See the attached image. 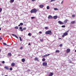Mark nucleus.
Returning <instances> with one entry per match:
<instances>
[{
  "instance_id": "nucleus-1",
  "label": "nucleus",
  "mask_w": 76,
  "mask_h": 76,
  "mask_svg": "<svg viewBox=\"0 0 76 76\" xmlns=\"http://www.w3.org/2000/svg\"><path fill=\"white\" fill-rule=\"evenodd\" d=\"M31 13H35L37 12V10L35 8H34L32 9L30 11Z\"/></svg>"
},
{
  "instance_id": "nucleus-44",
  "label": "nucleus",
  "mask_w": 76,
  "mask_h": 76,
  "mask_svg": "<svg viewBox=\"0 0 76 76\" xmlns=\"http://www.w3.org/2000/svg\"><path fill=\"white\" fill-rule=\"evenodd\" d=\"M37 0H32V1H35Z\"/></svg>"
},
{
  "instance_id": "nucleus-48",
  "label": "nucleus",
  "mask_w": 76,
  "mask_h": 76,
  "mask_svg": "<svg viewBox=\"0 0 76 76\" xmlns=\"http://www.w3.org/2000/svg\"><path fill=\"white\" fill-rule=\"evenodd\" d=\"M61 39V38H59V39Z\"/></svg>"
},
{
  "instance_id": "nucleus-26",
  "label": "nucleus",
  "mask_w": 76,
  "mask_h": 76,
  "mask_svg": "<svg viewBox=\"0 0 76 76\" xmlns=\"http://www.w3.org/2000/svg\"><path fill=\"white\" fill-rule=\"evenodd\" d=\"M56 53H60V51L59 50H56Z\"/></svg>"
},
{
  "instance_id": "nucleus-20",
  "label": "nucleus",
  "mask_w": 76,
  "mask_h": 76,
  "mask_svg": "<svg viewBox=\"0 0 76 76\" xmlns=\"http://www.w3.org/2000/svg\"><path fill=\"white\" fill-rule=\"evenodd\" d=\"M19 38H20V41H23V40H22V38H21V37H19Z\"/></svg>"
},
{
  "instance_id": "nucleus-47",
  "label": "nucleus",
  "mask_w": 76,
  "mask_h": 76,
  "mask_svg": "<svg viewBox=\"0 0 76 76\" xmlns=\"http://www.w3.org/2000/svg\"><path fill=\"white\" fill-rule=\"evenodd\" d=\"M63 1H62L61 2V4H63Z\"/></svg>"
},
{
  "instance_id": "nucleus-3",
  "label": "nucleus",
  "mask_w": 76,
  "mask_h": 76,
  "mask_svg": "<svg viewBox=\"0 0 76 76\" xmlns=\"http://www.w3.org/2000/svg\"><path fill=\"white\" fill-rule=\"evenodd\" d=\"M68 34L67 32H65L64 33V35L62 36V37H63V38H64L65 36H67V35Z\"/></svg>"
},
{
  "instance_id": "nucleus-42",
  "label": "nucleus",
  "mask_w": 76,
  "mask_h": 76,
  "mask_svg": "<svg viewBox=\"0 0 76 76\" xmlns=\"http://www.w3.org/2000/svg\"><path fill=\"white\" fill-rule=\"evenodd\" d=\"M5 63V62L4 61H3L1 62L2 63Z\"/></svg>"
},
{
  "instance_id": "nucleus-11",
  "label": "nucleus",
  "mask_w": 76,
  "mask_h": 76,
  "mask_svg": "<svg viewBox=\"0 0 76 76\" xmlns=\"http://www.w3.org/2000/svg\"><path fill=\"white\" fill-rule=\"evenodd\" d=\"M53 18L54 19H56L57 18V16L56 15L54 16Z\"/></svg>"
},
{
  "instance_id": "nucleus-39",
  "label": "nucleus",
  "mask_w": 76,
  "mask_h": 76,
  "mask_svg": "<svg viewBox=\"0 0 76 76\" xmlns=\"http://www.w3.org/2000/svg\"><path fill=\"white\" fill-rule=\"evenodd\" d=\"M2 11V8H0V12H1Z\"/></svg>"
},
{
  "instance_id": "nucleus-43",
  "label": "nucleus",
  "mask_w": 76,
  "mask_h": 76,
  "mask_svg": "<svg viewBox=\"0 0 76 76\" xmlns=\"http://www.w3.org/2000/svg\"><path fill=\"white\" fill-rule=\"evenodd\" d=\"M39 34H42V32H41V31H39Z\"/></svg>"
},
{
  "instance_id": "nucleus-5",
  "label": "nucleus",
  "mask_w": 76,
  "mask_h": 76,
  "mask_svg": "<svg viewBox=\"0 0 76 76\" xmlns=\"http://www.w3.org/2000/svg\"><path fill=\"white\" fill-rule=\"evenodd\" d=\"M58 23L60 24V25H64V23H63V22L61 21H58Z\"/></svg>"
},
{
  "instance_id": "nucleus-52",
  "label": "nucleus",
  "mask_w": 76,
  "mask_h": 76,
  "mask_svg": "<svg viewBox=\"0 0 76 76\" xmlns=\"http://www.w3.org/2000/svg\"><path fill=\"white\" fill-rule=\"evenodd\" d=\"M1 28H0V31L1 30Z\"/></svg>"
},
{
  "instance_id": "nucleus-15",
  "label": "nucleus",
  "mask_w": 76,
  "mask_h": 76,
  "mask_svg": "<svg viewBox=\"0 0 76 76\" xmlns=\"http://www.w3.org/2000/svg\"><path fill=\"white\" fill-rule=\"evenodd\" d=\"M35 61H37V60H38V58H37V57H35L34 58Z\"/></svg>"
},
{
  "instance_id": "nucleus-40",
  "label": "nucleus",
  "mask_w": 76,
  "mask_h": 76,
  "mask_svg": "<svg viewBox=\"0 0 76 76\" xmlns=\"http://www.w3.org/2000/svg\"><path fill=\"white\" fill-rule=\"evenodd\" d=\"M75 15H72V18H74V17H75Z\"/></svg>"
},
{
  "instance_id": "nucleus-56",
  "label": "nucleus",
  "mask_w": 76,
  "mask_h": 76,
  "mask_svg": "<svg viewBox=\"0 0 76 76\" xmlns=\"http://www.w3.org/2000/svg\"><path fill=\"white\" fill-rule=\"evenodd\" d=\"M7 46H9V45H7Z\"/></svg>"
},
{
  "instance_id": "nucleus-28",
  "label": "nucleus",
  "mask_w": 76,
  "mask_h": 76,
  "mask_svg": "<svg viewBox=\"0 0 76 76\" xmlns=\"http://www.w3.org/2000/svg\"><path fill=\"white\" fill-rule=\"evenodd\" d=\"M47 9L48 10L50 9V7H49V6H48L47 7Z\"/></svg>"
},
{
  "instance_id": "nucleus-31",
  "label": "nucleus",
  "mask_w": 76,
  "mask_h": 76,
  "mask_svg": "<svg viewBox=\"0 0 76 76\" xmlns=\"http://www.w3.org/2000/svg\"><path fill=\"white\" fill-rule=\"evenodd\" d=\"M35 17H31V19H35Z\"/></svg>"
},
{
  "instance_id": "nucleus-6",
  "label": "nucleus",
  "mask_w": 76,
  "mask_h": 76,
  "mask_svg": "<svg viewBox=\"0 0 76 76\" xmlns=\"http://www.w3.org/2000/svg\"><path fill=\"white\" fill-rule=\"evenodd\" d=\"M48 19H53V17L51 15H49L48 17Z\"/></svg>"
},
{
  "instance_id": "nucleus-33",
  "label": "nucleus",
  "mask_w": 76,
  "mask_h": 76,
  "mask_svg": "<svg viewBox=\"0 0 76 76\" xmlns=\"http://www.w3.org/2000/svg\"><path fill=\"white\" fill-rule=\"evenodd\" d=\"M62 46H63V44H61L60 45H59V47H61Z\"/></svg>"
},
{
  "instance_id": "nucleus-30",
  "label": "nucleus",
  "mask_w": 76,
  "mask_h": 76,
  "mask_svg": "<svg viewBox=\"0 0 76 76\" xmlns=\"http://www.w3.org/2000/svg\"><path fill=\"white\" fill-rule=\"evenodd\" d=\"M48 29V27H45V29Z\"/></svg>"
},
{
  "instance_id": "nucleus-27",
  "label": "nucleus",
  "mask_w": 76,
  "mask_h": 76,
  "mask_svg": "<svg viewBox=\"0 0 76 76\" xmlns=\"http://www.w3.org/2000/svg\"><path fill=\"white\" fill-rule=\"evenodd\" d=\"M54 10H58V9L57 8H54Z\"/></svg>"
},
{
  "instance_id": "nucleus-2",
  "label": "nucleus",
  "mask_w": 76,
  "mask_h": 76,
  "mask_svg": "<svg viewBox=\"0 0 76 76\" xmlns=\"http://www.w3.org/2000/svg\"><path fill=\"white\" fill-rule=\"evenodd\" d=\"M45 34H48V35H51L52 34V32H51V30H48L46 31L45 33Z\"/></svg>"
},
{
  "instance_id": "nucleus-7",
  "label": "nucleus",
  "mask_w": 76,
  "mask_h": 76,
  "mask_svg": "<svg viewBox=\"0 0 76 76\" xmlns=\"http://www.w3.org/2000/svg\"><path fill=\"white\" fill-rule=\"evenodd\" d=\"M70 52V49H67L66 50V53H69Z\"/></svg>"
},
{
  "instance_id": "nucleus-22",
  "label": "nucleus",
  "mask_w": 76,
  "mask_h": 76,
  "mask_svg": "<svg viewBox=\"0 0 76 76\" xmlns=\"http://www.w3.org/2000/svg\"><path fill=\"white\" fill-rule=\"evenodd\" d=\"M10 2V3H13L14 2V0H11Z\"/></svg>"
},
{
  "instance_id": "nucleus-34",
  "label": "nucleus",
  "mask_w": 76,
  "mask_h": 76,
  "mask_svg": "<svg viewBox=\"0 0 76 76\" xmlns=\"http://www.w3.org/2000/svg\"><path fill=\"white\" fill-rule=\"evenodd\" d=\"M10 70L12 71L13 70V68L12 67H11L10 69Z\"/></svg>"
},
{
  "instance_id": "nucleus-46",
  "label": "nucleus",
  "mask_w": 76,
  "mask_h": 76,
  "mask_svg": "<svg viewBox=\"0 0 76 76\" xmlns=\"http://www.w3.org/2000/svg\"><path fill=\"white\" fill-rule=\"evenodd\" d=\"M2 39V38L0 37V40H1Z\"/></svg>"
},
{
  "instance_id": "nucleus-38",
  "label": "nucleus",
  "mask_w": 76,
  "mask_h": 76,
  "mask_svg": "<svg viewBox=\"0 0 76 76\" xmlns=\"http://www.w3.org/2000/svg\"><path fill=\"white\" fill-rule=\"evenodd\" d=\"M56 0H51L50 2H52V1H55Z\"/></svg>"
},
{
  "instance_id": "nucleus-53",
  "label": "nucleus",
  "mask_w": 76,
  "mask_h": 76,
  "mask_svg": "<svg viewBox=\"0 0 76 76\" xmlns=\"http://www.w3.org/2000/svg\"><path fill=\"white\" fill-rule=\"evenodd\" d=\"M4 76H8L7 75H5Z\"/></svg>"
},
{
  "instance_id": "nucleus-45",
  "label": "nucleus",
  "mask_w": 76,
  "mask_h": 76,
  "mask_svg": "<svg viewBox=\"0 0 76 76\" xmlns=\"http://www.w3.org/2000/svg\"><path fill=\"white\" fill-rule=\"evenodd\" d=\"M28 45H31V43H29L28 44Z\"/></svg>"
},
{
  "instance_id": "nucleus-24",
  "label": "nucleus",
  "mask_w": 76,
  "mask_h": 76,
  "mask_svg": "<svg viewBox=\"0 0 76 76\" xmlns=\"http://www.w3.org/2000/svg\"><path fill=\"white\" fill-rule=\"evenodd\" d=\"M8 56H12V54L10 53H9L8 54Z\"/></svg>"
},
{
  "instance_id": "nucleus-14",
  "label": "nucleus",
  "mask_w": 76,
  "mask_h": 76,
  "mask_svg": "<svg viewBox=\"0 0 76 76\" xmlns=\"http://www.w3.org/2000/svg\"><path fill=\"white\" fill-rule=\"evenodd\" d=\"M53 75V73L51 72L49 74V75H48V76H52Z\"/></svg>"
},
{
  "instance_id": "nucleus-29",
  "label": "nucleus",
  "mask_w": 76,
  "mask_h": 76,
  "mask_svg": "<svg viewBox=\"0 0 76 76\" xmlns=\"http://www.w3.org/2000/svg\"><path fill=\"white\" fill-rule=\"evenodd\" d=\"M20 25H21V26H22L23 25V23H20Z\"/></svg>"
},
{
  "instance_id": "nucleus-4",
  "label": "nucleus",
  "mask_w": 76,
  "mask_h": 76,
  "mask_svg": "<svg viewBox=\"0 0 76 76\" xmlns=\"http://www.w3.org/2000/svg\"><path fill=\"white\" fill-rule=\"evenodd\" d=\"M42 64L44 66H47V63L44 62Z\"/></svg>"
},
{
  "instance_id": "nucleus-57",
  "label": "nucleus",
  "mask_w": 76,
  "mask_h": 76,
  "mask_svg": "<svg viewBox=\"0 0 76 76\" xmlns=\"http://www.w3.org/2000/svg\"><path fill=\"white\" fill-rule=\"evenodd\" d=\"M75 52H76V50H75Z\"/></svg>"
},
{
  "instance_id": "nucleus-21",
  "label": "nucleus",
  "mask_w": 76,
  "mask_h": 76,
  "mask_svg": "<svg viewBox=\"0 0 76 76\" xmlns=\"http://www.w3.org/2000/svg\"><path fill=\"white\" fill-rule=\"evenodd\" d=\"M40 42H43L44 41V39H40Z\"/></svg>"
},
{
  "instance_id": "nucleus-18",
  "label": "nucleus",
  "mask_w": 76,
  "mask_h": 76,
  "mask_svg": "<svg viewBox=\"0 0 76 76\" xmlns=\"http://www.w3.org/2000/svg\"><path fill=\"white\" fill-rule=\"evenodd\" d=\"M67 21H68L67 19H66L64 20V23H66V22H67Z\"/></svg>"
},
{
  "instance_id": "nucleus-35",
  "label": "nucleus",
  "mask_w": 76,
  "mask_h": 76,
  "mask_svg": "<svg viewBox=\"0 0 76 76\" xmlns=\"http://www.w3.org/2000/svg\"><path fill=\"white\" fill-rule=\"evenodd\" d=\"M19 29L20 30H22V27H19Z\"/></svg>"
},
{
  "instance_id": "nucleus-13",
  "label": "nucleus",
  "mask_w": 76,
  "mask_h": 76,
  "mask_svg": "<svg viewBox=\"0 0 76 76\" xmlns=\"http://www.w3.org/2000/svg\"><path fill=\"white\" fill-rule=\"evenodd\" d=\"M4 67L5 69H7V70H9V68L7 66H5Z\"/></svg>"
},
{
  "instance_id": "nucleus-10",
  "label": "nucleus",
  "mask_w": 76,
  "mask_h": 76,
  "mask_svg": "<svg viewBox=\"0 0 76 76\" xmlns=\"http://www.w3.org/2000/svg\"><path fill=\"white\" fill-rule=\"evenodd\" d=\"M11 66H12V67H15V64L14 63H12L11 64Z\"/></svg>"
},
{
  "instance_id": "nucleus-8",
  "label": "nucleus",
  "mask_w": 76,
  "mask_h": 76,
  "mask_svg": "<svg viewBox=\"0 0 76 76\" xmlns=\"http://www.w3.org/2000/svg\"><path fill=\"white\" fill-rule=\"evenodd\" d=\"M12 35L13 36V37H15L16 38H17V39H18V36H17V35L14 34H12Z\"/></svg>"
},
{
  "instance_id": "nucleus-23",
  "label": "nucleus",
  "mask_w": 76,
  "mask_h": 76,
  "mask_svg": "<svg viewBox=\"0 0 76 76\" xmlns=\"http://www.w3.org/2000/svg\"><path fill=\"white\" fill-rule=\"evenodd\" d=\"M42 61H45V58H43L42 59Z\"/></svg>"
},
{
  "instance_id": "nucleus-17",
  "label": "nucleus",
  "mask_w": 76,
  "mask_h": 76,
  "mask_svg": "<svg viewBox=\"0 0 76 76\" xmlns=\"http://www.w3.org/2000/svg\"><path fill=\"white\" fill-rule=\"evenodd\" d=\"M21 61L22 62L25 61V59L24 58H23L21 59Z\"/></svg>"
},
{
  "instance_id": "nucleus-9",
  "label": "nucleus",
  "mask_w": 76,
  "mask_h": 76,
  "mask_svg": "<svg viewBox=\"0 0 76 76\" xmlns=\"http://www.w3.org/2000/svg\"><path fill=\"white\" fill-rule=\"evenodd\" d=\"M26 27H24L23 28V29L21 30V32H22L24 30H26Z\"/></svg>"
},
{
  "instance_id": "nucleus-36",
  "label": "nucleus",
  "mask_w": 76,
  "mask_h": 76,
  "mask_svg": "<svg viewBox=\"0 0 76 76\" xmlns=\"http://www.w3.org/2000/svg\"><path fill=\"white\" fill-rule=\"evenodd\" d=\"M28 36H31V33H29L28 34Z\"/></svg>"
},
{
  "instance_id": "nucleus-37",
  "label": "nucleus",
  "mask_w": 76,
  "mask_h": 76,
  "mask_svg": "<svg viewBox=\"0 0 76 76\" xmlns=\"http://www.w3.org/2000/svg\"><path fill=\"white\" fill-rule=\"evenodd\" d=\"M61 27L62 28H65V27H66V26L64 25H63L61 26Z\"/></svg>"
},
{
  "instance_id": "nucleus-58",
  "label": "nucleus",
  "mask_w": 76,
  "mask_h": 76,
  "mask_svg": "<svg viewBox=\"0 0 76 76\" xmlns=\"http://www.w3.org/2000/svg\"><path fill=\"white\" fill-rule=\"evenodd\" d=\"M0 18H1V17L0 16Z\"/></svg>"
},
{
  "instance_id": "nucleus-32",
  "label": "nucleus",
  "mask_w": 76,
  "mask_h": 76,
  "mask_svg": "<svg viewBox=\"0 0 76 76\" xmlns=\"http://www.w3.org/2000/svg\"><path fill=\"white\" fill-rule=\"evenodd\" d=\"M3 44L4 45H7V44L3 42Z\"/></svg>"
},
{
  "instance_id": "nucleus-49",
  "label": "nucleus",
  "mask_w": 76,
  "mask_h": 76,
  "mask_svg": "<svg viewBox=\"0 0 76 76\" xmlns=\"http://www.w3.org/2000/svg\"><path fill=\"white\" fill-rule=\"evenodd\" d=\"M20 24H19V25H18V26H20Z\"/></svg>"
},
{
  "instance_id": "nucleus-12",
  "label": "nucleus",
  "mask_w": 76,
  "mask_h": 76,
  "mask_svg": "<svg viewBox=\"0 0 76 76\" xmlns=\"http://www.w3.org/2000/svg\"><path fill=\"white\" fill-rule=\"evenodd\" d=\"M44 5L42 4H41L39 5V7H40V8H43V7H44Z\"/></svg>"
},
{
  "instance_id": "nucleus-55",
  "label": "nucleus",
  "mask_w": 76,
  "mask_h": 76,
  "mask_svg": "<svg viewBox=\"0 0 76 76\" xmlns=\"http://www.w3.org/2000/svg\"><path fill=\"white\" fill-rule=\"evenodd\" d=\"M70 63H72V62H69Z\"/></svg>"
},
{
  "instance_id": "nucleus-54",
  "label": "nucleus",
  "mask_w": 76,
  "mask_h": 76,
  "mask_svg": "<svg viewBox=\"0 0 76 76\" xmlns=\"http://www.w3.org/2000/svg\"><path fill=\"white\" fill-rule=\"evenodd\" d=\"M67 32H69V31H67Z\"/></svg>"
},
{
  "instance_id": "nucleus-25",
  "label": "nucleus",
  "mask_w": 76,
  "mask_h": 76,
  "mask_svg": "<svg viewBox=\"0 0 76 76\" xmlns=\"http://www.w3.org/2000/svg\"><path fill=\"white\" fill-rule=\"evenodd\" d=\"M15 29H18V26H15Z\"/></svg>"
},
{
  "instance_id": "nucleus-51",
  "label": "nucleus",
  "mask_w": 76,
  "mask_h": 76,
  "mask_svg": "<svg viewBox=\"0 0 76 76\" xmlns=\"http://www.w3.org/2000/svg\"><path fill=\"white\" fill-rule=\"evenodd\" d=\"M1 50L0 49V52H1Z\"/></svg>"
},
{
  "instance_id": "nucleus-50",
  "label": "nucleus",
  "mask_w": 76,
  "mask_h": 76,
  "mask_svg": "<svg viewBox=\"0 0 76 76\" xmlns=\"http://www.w3.org/2000/svg\"><path fill=\"white\" fill-rule=\"evenodd\" d=\"M2 66V65H1V64H0V66Z\"/></svg>"
},
{
  "instance_id": "nucleus-41",
  "label": "nucleus",
  "mask_w": 76,
  "mask_h": 76,
  "mask_svg": "<svg viewBox=\"0 0 76 76\" xmlns=\"http://www.w3.org/2000/svg\"><path fill=\"white\" fill-rule=\"evenodd\" d=\"M23 48V47H21L20 48V50H22Z\"/></svg>"
},
{
  "instance_id": "nucleus-16",
  "label": "nucleus",
  "mask_w": 76,
  "mask_h": 76,
  "mask_svg": "<svg viewBox=\"0 0 76 76\" xmlns=\"http://www.w3.org/2000/svg\"><path fill=\"white\" fill-rule=\"evenodd\" d=\"M75 23V21H73L72 22H71L70 23L71 24H74Z\"/></svg>"
},
{
  "instance_id": "nucleus-19",
  "label": "nucleus",
  "mask_w": 76,
  "mask_h": 76,
  "mask_svg": "<svg viewBox=\"0 0 76 76\" xmlns=\"http://www.w3.org/2000/svg\"><path fill=\"white\" fill-rule=\"evenodd\" d=\"M50 54H48L47 55H44V56L45 57H47V56H50Z\"/></svg>"
}]
</instances>
